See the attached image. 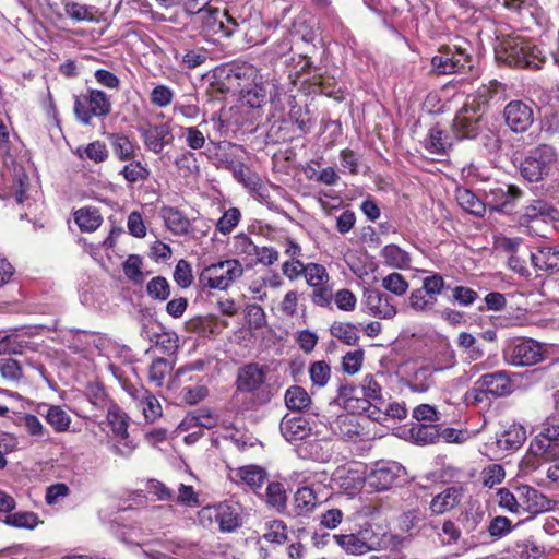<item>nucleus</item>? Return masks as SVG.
<instances>
[{"label": "nucleus", "mask_w": 559, "mask_h": 559, "mask_svg": "<svg viewBox=\"0 0 559 559\" xmlns=\"http://www.w3.org/2000/svg\"><path fill=\"white\" fill-rule=\"evenodd\" d=\"M515 527L516 525H513L507 516L497 515L490 520L487 531L491 537L499 539L511 533Z\"/></svg>", "instance_id": "nucleus-61"}, {"label": "nucleus", "mask_w": 559, "mask_h": 559, "mask_svg": "<svg viewBox=\"0 0 559 559\" xmlns=\"http://www.w3.org/2000/svg\"><path fill=\"white\" fill-rule=\"evenodd\" d=\"M452 146V142L443 131L435 126L430 129L429 135L425 140V148L432 154H444Z\"/></svg>", "instance_id": "nucleus-41"}, {"label": "nucleus", "mask_w": 559, "mask_h": 559, "mask_svg": "<svg viewBox=\"0 0 559 559\" xmlns=\"http://www.w3.org/2000/svg\"><path fill=\"white\" fill-rule=\"evenodd\" d=\"M243 274L241 263L236 259L213 263L201 272L199 282L211 289H227Z\"/></svg>", "instance_id": "nucleus-5"}, {"label": "nucleus", "mask_w": 559, "mask_h": 559, "mask_svg": "<svg viewBox=\"0 0 559 559\" xmlns=\"http://www.w3.org/2000/svg\"><path fill=\"white\" fill-rule=\"evenodd\" d=\"M559 456V420L547 417L538 427V432L530 442L527 463L548 461Z\"/></svg>", "instance_id": "nucleus-3"}, {"label": "nucleus", "mask_w": 559, "mask_h": 559, "mask_svg": "<svg viewBox=\"0 0 559 559\" xmlns=\"http://www.w3.org/2000/svg\"><path fill=\"white\" fill-rule=\"evenodd\" d=\"M532 264L540 271L559 272V250L551 246H538L535 251L530 252Z\"/></svg>", "instance_id": "nucleus-23"}, {"label": "nucleus", "mask_w": 559, "mask_h": 559, "mask_svg": "<svg viewBox=\"0 0 559 559\" xmlns=\"http://www.w3.org/2000/svg\"><path fill=\"white\" fill-rule=\"evenodd\" d=\"M309 376L312 385L323 388L328 384L331 377L330 366L323 361H316L309 367Z\"/></svg>", "instance_id": "nucleus-62"}, {"label": "nucleus", "mask_w": 559, "mask_h": 559, "mask_svg": "<svg viewBox=\"0 0 559 559\" xmlns=\"http://www.w3.org/2000/svg\"><path fill=\"white\" fill-rule=\"evenodd\" d=\"M437 300L420 287L411 292L407 305L415 312L428 313L435 309Z\"/></svg>", "instance_id": "nucleus-39"}, {"label": "nucleus", "mask_w": 559, "mask_h": 559, "mask_svg": "<svg viewBox=\"0 0 559 559\" xmlns=\"http://www.w3.org/2000/svg\"><path fill=\"white\" fill-rule=\"evenodd\" d=\"M241 212L238 207L226 210L216 223V230L222 235H229L240 223Z\"/></svg>", "instance_id": "nucleus-55"}, {"label": "nucleus", "mask_w": 559, "mask_h": 559, "mask_svg": "<svg viewBox=\"0 0 559 559\" xmlns=\"http://www.w3.org/2000/svg\"><path fill=\"white\" fill-rule=\"evenodd\" d=\"M492 198L489 207L496 212H502L504 207L521 197V190L513 185H503L490 190Z\"/></svg>", "instance_id": "nucleus-26"}, {"label": "nucleus", "mask_w": 559, "mask_h": 559, "mask_svg": "<svg viewBox=\"0 0 559 559\" xmlns=\"http://www.w3.org/2000/svg\"><path fill=\"white\" fill-rule=\"evenodd\" d=\"M230 478L235 481H241L252 490L260 489L266 480V472L257 465H246L237 468Z\"/></svg>", "instance_id": "nucleus-25"}, {"label": "nucleus", "mask_w": 559, "mask_h": 559, "mask_svg": "<svg viewBox=\"0 0 559 559\" xmlns=\"http://www.w3.org/2000/svg\"><path fill=\"white\" fill-rule=\"evenodd\" d=\"M45 418L47 423L55 429L57 432H64L69 429L71 424V417L68 413L58 405H51L48 407Z\"/></svg>", "instance_id": "nucleus-49"}, {"label": "nucleus", "mask_w": 559, "mask_h": 559, "mask_svg": "<svg viewBox=\"0 0 559 559\" xmlns=\"http://www.w3.org/2000/svg\"><path fill=\"white\" fill-rule=\"evenodd\" d=\"M4 523L12 527L33 530L39 524V520L34 512H15L8 514Z\"/></svg>", "instance_id": "nucleus-53"}, {"label": "nucleus", "mask_w": 559, "mask_h": 559, "mask_svg": "<svg viewBox=\"0 0 559 559\" xmlns=\"http://www.w3.org/2000/svg\"><path fill=\"white\" fill-rule=\"evenodd\" d=\"M333 539L348 555L361 556L368 552L366 542H362L359 532L333 535Z\"/></svg>", "instance_id": "nucleus-36"}, {"label": "nucleus", "mask_w": 559, "mask_h": 559, "mask_svg": "<svg viewBox=\"0 0 559 559\" xmlns=\"http://www.w3.org/2000/svg\"><path fill=\"white\" fill-rule=\"evenodd\" d=\"M287 495L281 483H270L266 488V503L281 511L286 508Z\"/></svg>", "instance_id": "nucleus-59"}, {"label": "nucleus", "mask_w": 559, "mask_h": 559, "mask_svg": "<svg viewBox=\"0 0 559 559\" xmlns=\"http://www.w3.org/2000/svg\"><path fill=\"white\" fill-rule=\"evenodd\" d=\"M304 276L313 288L323 286L329 281V274L325 267L318 263L306 264Z\"/></svg>", "instance_id": "nucleus-58"}, {"label": "nucleus", "mask_w": 559, "mask_h": 559, "mask_svg": "<svg viewBox=\"0 0 559 559\" xmlns=\"http://www.w3.org/2000/svg\"><path fill=\"white\" fill-rule=\"evenodd\" d=\"M74 221L82 231L92 233L102 225L103 217L97 209L83 207L74 213Z\"/></svg>", "instance_id": "nucleus-37"}, {"label": "nucleus", "mask_w": 559, "mask_h": 559, "mask_svg": "<svg viewBox=\"0 0 559 559\" xmlns=\"http://www.w3.org/2000/svg\"><path fill=\"white\" fill-rule=\"evenodd\" d=\"M267 92L264 86L254 84L252 87L242 91L241 99L243 104L251 108H259L265 103Z\"/></svg>", "instance_id": "nucleus-64"}, {"label": "nucleus", "mask_w": 559, "mask_h": 559, "mask_svg": "<svg viewBox=\"0 0 559 559\" xmlns=\"http://www.w3.org/2000/svg\"><path fill=\"white\" fill-rule=\"evenodd\" d=\"M124 391L142 411L146 421L154 423L163 414L162 405L157 397L143 385L124 384Z\"/></svg>", "instance_id": "nucleus-13"}, {"label": "nucleus", "mask_w": 559, "mask_h": 559, "mask_svg": "<svg viewBox=\"0 0 559 559\" xmlns=\"http://www.w3.org/2000/svg\"><path fill=\"white\" fill-rule=\"evenodd\" d=\"M108 448L114 455L128 460L132 456L138 444L128 435L127 437H114V440L108 442Z\"/></svg>", "instance_id": "nucleus-52"}, {"label": "nucleus", "mask_w": 559, "mask_h": 559, "mask_svg": "<svg viewBox=\"0 0 559 559\" xmlns=\"http://www.w3.org/2000/svg\"><path fill=\"white\" fill-rule=\"evenodd\" d=\"M496 502L498 507L511 514L522 515L521 501L518 499V486L514 491L508 488H499L496 492Z\"/></svg>", "instance_id": "nucleus-43"}, {"label": "nucleus", "mask_w": 559, "mask_h": 559, "mask_svg": "<svg viewBox=\"0 0 559 559\" xmlns=\"http://www.w3.org/2000/svg\"><path fill=\"white\" fill-rule=\"evenodd\" d=\"M75 154L81 158H87L94 163H103L108 158V150L106 144L100 141H94L86 146L76 148Z\"/></svg>", "instance_id": "nucleus-48"}, {"label": "nucleus", "mask_w": 559, "mask_h": 559, "mask_svg": "<svg viewBox=\"0 0 559 559\" xmlns=\"http://www.w3.org/2000/svg\"><path fill=\"white\" fill-rule=\"evenodd\" d=\"M335 403L352 414H360L369 408L359 386L348 382L338 386Z\"/></svg>", "instance_id": "nucleus-17"}, {"label": "nucleus", "mask_w": 559, "mask_h": 559, "mask_svg": "<svg viewBox=\"0 0 559 559\" xmlns=\"http://www.w3.org/2000/svg\"><path fill=\"white\" fill-rule=\"evenodd\" d=\"M106 419L114 437L128 436L129 416L117 404H110Z\"/></svg>", "instance_id": "nucleus-34"}, {"label": "nucleus", "mask_w": 559, "mask_h": 559, "mask_svg": "<svg viewBox=\"0 0 559 559\" xmlns=\"http://www.w3.org/2000/svg\"><path fill=\"white\" fill-rule=\"evenodd\" d=\"M526 439V430L522 425L513 424L497 438V445L504 451L521 448Z\"/></svg>", "instance_id": "nucleus-27"}, {"label": "nucleus", "mask_w": 559, "mask_h": 559, "mask_svg": "<svg viewBox=\"0 0 559 559\" xmlns=\"http://www.w3.org/2000/svg\"><path fill=\"white\" fill-rule=\"evenodd\" d=\"M265 368L258 364L246 365L238 372V389L242 392H254L259 390L265 381Z\"/></svg>", "instance_id": "nucleus-21"}, {"label": "nucleus", "mask_w": 559, "mask_h": 559, "mask_svg": "<svg viewBox=\"0 0 559 559\" xmlns=\"http://www.w3.org/2000/svg\"><path fill=\"white\" fill-rule=\"evenodd\" d=\"M218 423L217 415L209 408H200L193 414H190L183 418L179 425V429L188 430L193 427H202L211 429Z\"/></svg>", "instance_id": "nucleus-30"}, {"label": "nucleus", "mask_w": 559, "mask_h": 559, "mask_svg": "<svg viewBox=\"0 0 559 559\" xmlns=\"http://www.w3.org/2000/svg\"><path fill=\"white\" fill-rule=\"evenodd\" d=\"M281 435L287 442H297L311 435L310 421L301 416L286 414L280 423Z\"/></svg>", "instance_id": "nucleus-18"}, {"label": "nucleus", "mask_w": 559, "mask_h": 559, "mask_svg": "<svg viewBox=\"0 0 559 559\" xmlns=\"http://www.w3.org/2000/svg\"><path fill=\"white\" fill-rule=\"evenodd\" d=\"M331 334L346 345H355L359 340L358 329L352 323L341 322L332 324Z\"/></svg>", "instance_id": "nucleus-56"}, {"label": "nucleus", "mask_w": 559, "mask_h": 559, "mask_svg": "<svg viewBox=\"0 0 559 559\" xmlns=\"http://www.w3.org/2000/svg\"><path fill=\"white\" fill-rule=\"evenodd\" d=\"M477 383L495 397H502L512 393V382L509 373L504 370L483 374Z\"/></svg>", "instance_id": "nucleus-19"}, {"label": "nucleus", "mask_w": 559, "mask_h": 559, "mask_svg": "<svg viewBox=\"0 0 559 559\" xmlns=\"http://www.w3.org/2000/svg\"><path fill=\"white\" fill-rule=\"evenodd\" d=\"M362 542H366L368 552L379 549H385L394 543L397 537L388 533H376L371 526L364 527L359 531Z\"/></svg>", "instance_id": "nucleus-35"}, {"label": "nucleus", "mask_w": 559, "mask_h": 559, "mask_svg": "<svg viewBox=\"0 0 559 559\" xmlns=\"http://www.w3.org/2000/svg\"><path fill=\"white\" fill-rule=\"evenodd\" d=\"M554 212V207L546 201L533 200L530 204L523 207L519 217V223L522 227H526L530 230L533 223H545L547 218H552Z\"/></svg>", "instance_id": "nucleus-20"}, {"label": "nucleus", "mask_w": 559, "mask_h": 559, "mask_svg": "<svg viewBox=\"0 0 559 559\" xmlns=\"http://www.w3.org/2000/svg\"><path fill=\"white\" fill-rule=\"evenodd\" d=\"M469 56L463 48L443 47L431 59L432 71L439 75L453 74L466 67Z\"/></svg>", "instance_id": "nucleus-10"}, {"label": "nucleus", "mask_w": 559, "mask_h": 559, "mask_svg": "<svg viewBox=\"0 0 559 559\" xmlns=\"http://www.w3.org/2000/svg\"><path fill=\"white\" fill-rule=\"evenodd\" d=\"M497 58L509 66L539 69L547 57L545 51L521 37H511L501 41L500 48L496 51Z\"/></svg>", "instance_id": "nucleus-2"}, {"label": "nucleus", "mask_w": 559, "mask_h": 559, "mask_svg": "<svg viewBox=\"0 0 559 559\" xmlns=\"http://www.w3.org/2000/svg\"><path fill=\"white\" fill-rule=\"evenodd\" d=\"M173 365L166 358H156L150 366L147 371L148 381L157 388L164 384L166 377L171 373Z\"/></svg>", "instance_id": "nucleus-45"}, {"label": "nucleus", "mask_w": 559, "mask_h": 559, "mask_svg": "<svg viewBox=\"0 0 559 559\" xmlns=\"http://www.w3.org/2000/svg\"><path fill=\"white\" fill-rule=\"evenodd\" d=\"M380 255L383 259L384 264L390 267L400 270L411 267L412 259L409 253L394 243L384 246Z\"/></svg>", "instance_id": "nucleus-29"}, {"label": "nucleus", "mask_w": 559, "mask_h": 559, "mask_svg": "<svg viewBox=\"0 0 559 559\" xmlns=\"http://www.w3.org/2000/svg\"><path fill=\"white\" fill-rule=\"evenodd\" d=\"M481 111L473 103H465L453 119V132L459 139H474L480 130Z\"/></svg>", "instance_id": "nucleus-14"}, {"label": "nucleus", "mask_w": 559, "mask_h": 559, "mask_svg": "<svg viewBox=\"0 0 559 559\" xmlns=\"http://www.w3.org/2000/svg\"><path fill=\"white\" fill-rule=\"evenodd\" d=\"M175 97V92L165 84H158L153 87L150 94L151 103L158 108L169 106Z\"/></svg>", "instance_id": "nucleus-63"}, {"label": "nucleus", "mask_w": 559, "mask_h": 559, "mask_svg": "<svg viewBox=\"0 0 559 559\" xmlns=\"http://www.w3.org/2000/svg\"><path fill=\"white\" fill-rule=\"evenodd\" d=\"M364 305L368 314L379 319H392L397 313L393 299L376 289H367L364 293Z\"/></svg>", "instance_id": "nucleus-16"}, {"label": "nucleus", "mask_w": 559, "mask_h": 559, "mask_svg": "<svg viewBox=\"0 0 559 559\" xmlns=\"http://www.w3.org/2000/svg\"><path fill=\"white\" fill-rule=\"evenodd\" d=\"M462 497V487H448L431 499L429 509L436 515L444 514L454 509L460 503Z\"/></svg>", "instance_id": "nucleus-22"}, {"label": "nucleus", "mask_w": 559, "mask_h": 559, "mask_svg": "<svg viewBox=\"0 0 559 559\" xmlns=\"http://www.w3.org/2000/svg\"><path fill=\"white\" fill-rule=\"evenodd\" d=\"M165 226L175 235H186L190 228V221L177 209L165 206L160 211Z\"/></svg>", "instance_id": "nucleus-32"}, {"label": "nucleus", "mask_w": 559, "mask_h": 559, "mask_svg": "<svg viewBox=\"0 0 559 559\" xmlns=\"http://www.w3.org/2000/svg\"><path fill=\"white\" fill-rule=\"evenodd\" d=\"M111 144L115 155L120 160H128L134 157L136 145L128 136L114 134Z\"/></svg>", "instance_id": "nucleus-51"}, {"label": "nucleus", "mask_w": 559, "mask_h": 559, "mask_svg": "<svg viewBox=\"0 0 559 559\" xmlns=\"http://www.w3.org/2000/svg\"><path fill=\"white\" fill-rule=\"evenodd\" d=\"M507 364L516 367L533 366L544 359L542 345L534 340H511L502 350Z\"/></svg>", "instance_id": "nucleus-7"}, {"label": "nucleus", "mask_w": 559, "mask_h": 559, "mask_svg": "<svg viewBox=\"0 0 559 559\" xmlns=\"http://www.w3.org/2000/svg\"><path fill=\"white\" fill-rule=\"evenodd\" d=\"M411 438L415 443L426 445L439 440L440 433L436 425L418 424L409 429Z\"/></svg>", "instance_id": "nucleus-44"}, {"label": "nucleus", "mask_w": 559, "mask_h": 559, "mask_svg": "<svg viewBox=\"0 0 559 559\" xmlns=\"http://www.w3.org/2000/svg\"><path fill=\"white\" fill-rule=\"evenodd\" d=\"M10 176H12L13 187L15 188V199L17 203L25 201V193L28 188V176L21 165L12 162V167L8 168Z\"/></svg>", "instance_id": "nucleus-50"}, {"label": "nucleus", "mask_w": 559, "mask_h": 559, "mask_svg": "<svg viewBox=\"0 0 559 559\" xmlns=\"http://www.w3.org/2000/svg\"><path fill=\"white\" fill-rule=\"evenodd\" d=\"M0 374L7 382L17 383L23 378V369L13 358H0Z\"/></svg>", "instance_id": "nucleus-57"}, {"label": "nucleus", "mask_w": 559, "mask_h": 559, "mask_svg": "<svg viewBox=\"0 0 559 559\" xmlns=\"http://www.w3.org/2000/svg\"><path fill=\"white\" fill-rule=\"evenodd\" d=\"M523 178L531 182L544 180L559 171V162L554 147L542 144L530 152L521 163Z\"/></svg>", "instance_id": "nucleus-4"}, {"label": "nucleus", "mask_w": 559, "mask_h": 559, "mask_svg": "<svg viewBox=\"0 0 559 559\" xmlns=\"http://www.w3.org/2000/svg\"><path fill=\"white\" fill-rule=\"evenodd\" d=\"M145 148L154 154L163 152L166 145L171 143V128L168 123L148 124L147 127H139Z\"/></svg>", "instance_id": "nucleus-15"}, {"label": "nucleus", "mask_w": 559, "mask_h": 559, "mask_svg": "<svg viewBox=\"0 0 559 559\" xmlns=\"http://www.w3.org/2000/svg\"><path fill=\"white\" fill-rule=\"evenodd\" d=\"M320 504L314 486H301L294 496V512L298 516H307Z\"/></svg>", "instance_id": "nucleus-24"}, {"label": "nucleus", "mask_w": 559, "mask_h": 559, "mask_svg": "<svg viewBox=\"0 0 559 559\" xmlns=\"http://www.w3.org/2000/svg\"><path fill=\"white\" fill-rule=\"evenodd\" d=\"M405 476V468L395 461H380L366 476V481L376 491L390 489L397 479Z\"/></svg>", "instance_id": "nucleus-9"}, {"label": "nucleus", "mask_w": 559, "mask_h": 559, "mask_svg": "<svg viewBox=\"0 0 559 559\" xmlns=\"http://www.w3.org/2000/svg\"><path fill=\"white\" fill-rule=\"evenodd\" d=\"M457 347L461 349L465 362H474L483 358L484 349L476 337L468 332H460L456 338Z\"/></svg>", "instance_id": "nucleus-31"}, {"label": "nucleus", "mask_w": 559, "mask_h": 559, "mask_svg": "<svg viewBox=\"0 0 559 559\" xmlns=\"http://www.w3.org/2000/svg\"><path fill=\"white\" fill-rule=\"evenodd\" d=\"M258 246L245 233H239L233 238V252L245 262L252 265Z\"/></svg>", "instance_id": "nucleus-40"}, {"label": "nucleus", "mask_w": 559, "mask_h": 559, "mask_svg": "<svg viewBox=\"0 0 559 559\" xmlns=\"http://www.w3.org/2000/svg\"><path fill=\"white\" fill-rule=\"evenodd\" d=\"M64 13L75 22L94 21V8L72 0L62 1Z\"/></svg>", "instance_id": "nucleus-47"}, {"label": "nucleus", "mask_w": 559, "mask_h": 559, "mask_svg": "<svg viewBox=\"0 0 559 559\" xmlns=\"http://www.w3.org/2000/svg\"><path fill=\"white\" fill-rule=\"evenodd\" d=\"M359 389L361 390L362 396L367 400L369 405L371 403H379V401L384 400L382 395V386L372 374H367L364 377Z\"/></svg>", "instance_id": "nucleus-54"}, {"label": "nucleus", "mask_w": 559, "mask_h": 559, "mask_svg": "<svg viewBox=\"0 0 559 559\" xmlns=\"http://www.w3.org/2000/svg\"><path fill=\"white\" fill-rule=\"evenodd\" d=\"M120 174L128 182L135 183L145 180L150 176V170L141 162L131 160L124 165Z\"/></svg>", "instance_id": "nucleus-60"}, {"label": "nucleus", "mask_w": 559, "mask_h": 559, "mask_svg": "<svg viewBox=\"0 0 559 559\" xmlns=\"http://www.w3.org/2000/svg\"><path fill=\"white\" fill-rule=\"evenodd\" d=\"M518 499L521 501L522 514L532 516L551 511L556 506L555 500L528 485L518 486Z\"/></svg>", "instance_id": "nucleus-12"}, {"label": "nucleus", "mask_w": 559, "mask_h": 559, "mask_svg": "<svg viewBox=\"0 0 559 559\" xmlns=\"http://www.w3.org/2000/svg\"><path fill=\"white\" fill-rule=\"evenodd\" d=\"M207 50L203 47L195 49H186L183 52L174 51L175 60L185 69H195L203 64L207 59Z\"/></svg>", "instance_id": "nucleus-38"}, {"label": "nucleus", "mask_w": 559, "mask_h": 559, "mask_svg": "<svg viewBox=\"0 0 559 559\" xmlns=\"http://www.w3.org/2000/svg\"><path fill=\"white\" fill-rule=\"evenodd\" d=\"M365 480L366 477L359 471L348 467H338L333 478L335 485L347 492L360 488Z\"/></svg>", "instance_id": "nucleus-28"}, {"label": "nucleus", "mask_w": 559, "mask_h": 559, "mask_svg": "<svg viewBox=\"0 0 559 559\" xmlns=\"http://www.w3.org/2000/svg\"><path fill=\"white\" fill-rule=\"evenodd\" d=\"M503 119L512 132H526L534 122L532 104L519 99L509 102L503 109Z\"/></svg>", "instance_id": "nucleus-11"}, {"label": "nucleus", "mask_w": 559, "mask_h": 559, "mask_svg": "<svg viewBox=\"0 0 559 559\" xmlns=\"http://www.w3.org/2000/svg\"><path fill=\"white\" fill-rule=\"evenodd\" d=\"M110 110V99L103 91L91 88L75 97L74 114L83 124H90L94 117H106Z\"/></svg>", "instance_id": "nucleus-6"}, {"label": "nucleus", "mask_w": 559, "mask_h": 559, "mask_svg": "<svg viewBox=\"0 0 559 559\" xmlns=\"http://www.w3.org/2000/svg\"><path fill=\"white\" fill-rule=\"evenodd\" d=\"M310 403L311 397L308 392L299 385H293L285 392V404L292 411H305Z\"/></svg>", "instance_id": "nucleus-42"}, {"label": "nucleus", "mask_w": 559, "mask_h": 559, "mask_svg": "<svg viewBox=\"0 0 559 559\" xmlns=\"http://www.w3.org/2000/svg\"><path fill=\"white\" fill-rule=\"evenodd\" d=\"M455 199L459 205L467 213L483 216L486 211L485 203L469 189L459 187L455 190Z\"/></svg>", "instance_id": "nucleus-33"}, {"label": "nucleus", "mask_w": 559, "mask_h": 559, "mask_svg": "<svg viewBox=\"0 0 559 559\" xmlns=\"http://www.w3.org/2000/svg\"><path fill=\"white\" fill-rule=\"evenodd\" d=\"M328 479L329 476L324 471H294L288 476V480L293 484L311 487L319 484H323Z\"/></svg>", "instance_id": "nucleus-46"}, {"label": "nucleus", "mask_w": 559, "mask_h": 559, "mask_svg": "<svg viewBox=\"0 0 559 559\" xmlns=\"http://www.w3.org/2000/svg\"><path fill=\"white\" fill-rule=\"evenodd\" d=\"M454 350L445 354L444 365H429L420 360L402 364L397 369L400 381L413 393L424 394L436 385L435 373L453 368L456 365Z\"/></svg>", "instance_id": "nucleus-1"}, {"label": "nucleus", "mask_w": 559, "mask_h": 559, "mask_svg": "<svg viewBox=\"0 0 559 559\" xmlns=\"http://www.w3.org/2000/svg\"><path fill=\"white\" fill-rule=\"evenodd\" d=\"M199 518L203 525L215 523L222 532H233L241 525L240 507L237 503L222 502L204 507Z\"/></svg>", "instance_id": "nucleus-8"}]
</instances>
